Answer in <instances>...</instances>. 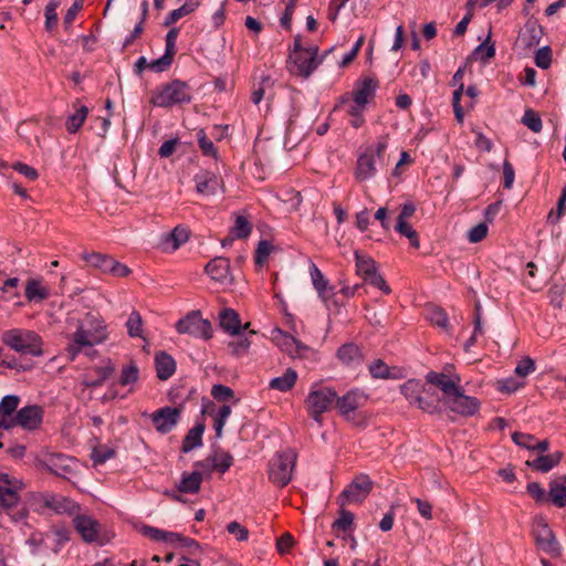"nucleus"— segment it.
<instances>
[{
	"label": "nucleus",
	"instance_id": "f257e3e1",
	"mask_svg": "<svg viewBox=\"0 0 566 566\" xmlns=\"http://www.w3.org/2000/svg\"><path fill=\"white\" fill-rule=\"evenodd\" d=\"M108 337L107 325L99 315L88 313L76 331L69 336L65 348L67 358L73 361L86 348L104 343Z\"/></svg>",
	"mask_w": 566,
	"mask_h": 566
},
{
	"label": "nucleus",
	"instance_id": "f03ea898",
	"mask_svg": "<svg viewBox=\"0 0 566 566\" xmlns=\"http://www.w3.org/2000/svg\"><path fill=\"white\" fill-rule=\"evenodd\" d=\"M2 342L17 353L40 357L43 355V340L33 331L12 328L2 334Z\"/></svg>",
	"mask_w": 566,
	"mask_h": 566
},
{
	"label": "nucleus",
	"instance_id": "7ed1b4c3",
	"mask_svg": "<svg viewBox=\"0 0 566 566\" xmlns=\"http://www.w3.org/2000/svg\"><path fill=\"white\" fill-rule=\"evenodd\" d=\"M190 87L186 82L180 80H174L170 83L157 87L150 98V103L154 106L163 108L187 104L190 103Z\"/></svg>",
	"mask_w": 566,
	"mask_h": 566
},
{
	"label": "nucleus",
	"instance_id": "20e7f679",
	"mask_svg": "<svg viewBox=\"0 0 566 566\" xmlns=\"http://www.w3.org/2000/svg\"><path fill=\"white\" fill-rule=\"evenodd\" d=\"M296 458V452L293 449L276 452L269 461L270 481L280 488L287 485L292 480Z\"/></svg>",
	"mask_w": 566,
	"mask_h": 566
},
{
	"label": "nucleus",
	"instance_id": "39448f33",
	"mask_svg": "<svg viewBox=\"0 0 566 566\" xmlns=\"http://www.w3.org/2000/svg\"><path fill=\"white\" fill-rule=\"evenodd\" d=\"M336 401V391L331 387L314 385L307 397L306 408L308 415L319 424H322V416L328 411Z\"/></svg>",
	"mask_w": 566,
	"mask_h": 566
},
{
	"label": "nucleus",
	"instance_id": "423d86ee",
	"mask_svg": "<svg viewBox=\"0 0 566 566\" xmlns=\"http://www.w3.org/2000/svg\"><path fill=\"white\" fill-rule=\"evenodd\" d=\"M322 63L318 56V46L311 45L300 53L290 54L287 69L291 74L307 78Z\"/></svg>",
	"mask_w": 566,
	"mask_h": 566
},
{
	"label": "nucleus",
	"instance_id": "0eeeda50",
	"mask_svg": "<svg viewBox=\"0 0 566 566\" xmlns=\"http://www.w3.org/2000/svg\"><path fill=\"white\" fill-rule=\"evenodd\" d=\"M176 329L180 334H189L203 339H210L213 333L211 323L202 318L199 311H192L179 319Z\"/></svg>",
	"mask_w": 566,
	"mask_h": 566
},
{
	"label": "nucleus",
	"instance_id": "6e6552de",
	"mask_svg": "<svg viewBox=\"0 0 566 566\" xmlns=\"http://www.w3.org/2000/svg\"><path fill=\"white\" fill-rule=\"evenodd\" d=\"M40 464L52 474L64 479L74 474L77 469V461L63 453H44L40 459Z\"/></svg>",
	"mask_w": 566,
	"mask_h": 566
},
{
	"label": "nucleus",
	"instance_id": "1a4fd4ad",
	"mask_svg": "<svg viewBox=\"0 0 566 566\" xmlns=\"http://www.w3.org/2000/svg\"><path fill=\"white\" fill-rule=\"evenodd\" d=\"M83 259L88 265L98 269L103 273H109L116 277H125L130 270L123 263L114 260L112 256L98 252L83 254Z\"/></svg>",
	"mask_w": 566,
	"mask_h": 566
},
{
	"label": "nucleus",
	"instance_id": "9d476101",
	"mask_svg": "<svg viewBox=\"0 0 566 566\" xmlns=\"http://www.w3.org/2000/svg\"><path fill=\"white\" fill-rule=\"evenodd\" d=\"M373 481L367 474L357 475L340 493V505L346 503H361L370 493Z\"/></svg>",
	"mask_w": 566,
	"mask_h": 566
},
{
	"label": "nucleus",
	"instance_id": "9b49d317",
	"mask_svg": "<svg viewBox=\"0 0 566 566\" xmlns=\"http://www.w3.org/2000/svg\"><path fill=\"white\" fill-rule=\"evenodd\" d=\"M24 488L21 480L7 473L0 474V509H11L20 501V491Z\"/></svg>",
	"mask_w": 566,
	"mask_h": 566
},
{
	"label": "nucleus",
	"instance_id": "f8f14e48",
	"mask_svg": "<svg viewBox=\"0 0 566 566\" xmlns=\"http://www.w3.org/2000/svg\"><path fill=\"white\" fill-rule=\"evenodd\" d=\"M450 411L463 417H471L480 409V402L476 398L463 394L459 388L451 397L443 399Z\"/></svg>",
	"mask_w": 566,
	"mask_h": 566
},
{
	"label": "nucleus",
	"instance_id": "ddd939ff",
	"mask_svg": "<svg viewBox=\"0 0 566 566\" xmlns=\"http://www.w3.org/2000/svg\"><path fill=\"white\" fill-rule=\"evenodd\" d=\"M450 367L446 366L443 373L429 371L426 375L427 382L438 387L443 392V399H448L460 388V376L457 374L448 376L447 374Z\"/></svg>",
	"mask_w": 566,
	"mask_h": 566
},
{
	"label": "nucleus",
	"instance_id": "4468645a",
	"mask_svg": "<svg viewBox=\"0 0 566 566\" xmlns=\"http://www.w3.org/2000/svg\"><path fill=\"white\" fill-rule=\"evenodd\" d=\"M533 533L535 542L542 551L553 555L560 554V548L556 537L543 518L536 521Z\"/></svg>",
	"mask_w": 566,
	"mask_h": 566
},
{
	"label": "nucleus",
	"instance_id": "2eb2a0df",
	"mask_svg": "<svg viewBox=\"0 0 566 566\" xmlns=\"http://www.w3.org/2000/svg\"><path fill=\"white\" fill-rule=\"evenodd\" d=\"M180 409L164 407L151 413L150 418L157 432L161 434L169 433L180 419Z\"/></svg>",
	"mask_w": 566,
	"mask_h": 566
},
{
	"label": "nucleus",
	"instance_id": "dca6fc26",
	"mask_svg": "<svg viewBox=\"0 0 566 566\" xmlns=\"http://www.w3.org/2000/svg\"><path fill=\"white\" fill-rule=\"evenodd\" d=\"M366 395L359 390V389H352L347 391L344 396L338 397L336 395V401L335 407L337 408L338 412L346 418L347 420L350 419V415L358 409L359 407L364 406L366 402Z\"/></svg>",
	"mask_w": 566,
	"mask_h": 566
},
{
	"label": "nucleus",
	"instance_id": "f3484780",
	"mask_svg": "<svg viewBox=\"0 0 566 566\" xmlns=\"http://www.w3.org/2000/svg\"><path fill=\"white\" fill-rule=\"evenodd\" d=\"M74 528L86 543L99 542L101 524L90 515L76 514Z\"/></svg>",
	"mask_w": 566,
	"mask_h": 566
},
{
	"label": "nucleus",
	"instance_id": "a211bd4d",
	"mask_svg": "<svg viewBox=\"0 0 566 566\" xmlns=\"http://www.w3.org/2000/svg\"><path fill=\"white\" fill-rule=\"evenodd\" d=\"M43 505L56 514L73 515L80 511V505L72 499L54 493H44L42 495Z\"/></svg>",
	"mask_w": 566,
	"mask_h": 566
},
{
	"label": "nucleus",
	"instance_id": "6ab92c4d",
	"mask_svg": "<svg viewBox=\"0 0 566 566\" xmlns=\"http://www.w3.org/2000/svg\"><path fill=\"white\" fill-rule=\"evenodd\" d=\"M543 36V28L536 20L530 19L520 30L516 44L524 50L534 48L539 44Z\"/></svg>",
	"mask_w": 566,
	"mask_h": 566
},
{
	"label": "nucleus",
	"instance_id": "aec40b11",
	"mask_svg": "<svg viewBox=\"0 0 566 566\" xmlns=\"http://www.w3.org/2000/svg\"><path fill=\"white\" fill-rule=\"evenodd\" d=\"M43 408L39 405L25 406L17 411L15 421L25 430H35L43 420Z\"/></svg>",
	"mask_w": 566,
	"mask_h": 566
},
{
	"label": "nucleus",
	"instance_id": "412c9836",
	"mask_svg": "<svg viewBox=\"0 0 566 566\" xmlns=\"http://www.w3.org/2000/svg\"><path fill=\"white\" fill-rule=\"evenodd\" d=\"M206 273L221 284H231L233 277L230 273V261L223 256H216L205 268Z\"/></svg>",
	"mask_w": 566,
	"mask_h": 566
},
{
	"label": "nucleus",
	"instance_id": "4be33fe9",
	"mask_svg": "<svg viewBox=\"0 0 566 566\" xmlns=\"http://www.w3.org/2000/svg\"><path fill=\"white\" fill-rule=\"evenodd\" d=\"M378 86V81L373 77H363L357 80L353 91V102L360 105H367L375 96Z\"/></svg>",
	"mask_w": 566,
	"mask_h": 566
},
{
	"label": "nucleus",
	"instance_id": "5701e85b",
	"mask_svg": "<svg viewBox=\"0 0 566 566\" xmlns=\"http://www.w3.org/2000/svg\"><path fill=\"white\" fill-rule=\"evenodd\" d=\"M377 158L371 149H367L358 157L356 167V178L359 180H367L373 178L377 172Z\"/></svg>",
	"mask_w": 566,
	"mask_h": 566
},
{
	"label": "nucleus",
	"instance_id": "b1692460",
	"mask_svg": "<svg viewBox=\"0 0 566 566\" xmlns=\"http://www.w3.org/2000/svg\"><path fill=\"white\" fill-rule=\"evenodd\" d=\"M196 189L201 195H214L220 186L218 176L211 171H201L195 176Z\"/></svg>",
	"mask_w": 566,
	"mask_h": 566
},
{
	"label": "nucleus",
	"instance_id": "393cba45",
	"mask_svg": "<svg viewBox=\"0 0 566 566\" xmlns=\"http://www.w3.org/2000/svg\"><path fill=\"white\" fill-rule=\"evenodd\" d=\"M219 325L230 335H239L242 329L239 314L232 308H223L219 313Z\"/></svg>",
	"mask_w": 566,
	"mask_h": 566
},
{
	"label": "nucleus",
	"instance_id": "a878e982",
	"mask_svg": "<svg viewBox=\"0 0 566 566\" xmlns=\"http://www.w3.org/2000/svg\"><path fill=\"white\" fill-rule=\"evenodd\" d=\"M201 483V471L195 470L190 473L184 472L179 483L177 484V490L180 493L196 494L200 491Z\"/></svg>",
	"mask_w": 566,
	"mask_h": 566
},
{
	"label": "nucleus",
	"instance_id": "bb28decb",
	"mask_svg": "<svg viewBox=\"0 0 566 566\" xmlns=\"http://www.w3.org/2000/svg\"><path fill=\"white\" fill-rule=\"evenodd\" d=\"M310 274L318 296L326 302L333 295V287L329 286L328 280L325 279L321 270L314 263L310 266Z\"/></svg>",
	"mask_w": 566,
	"mask_h": 566
},
{
	"label": "nucleus",
	"instance_id": "cd10ccee",
	"mask_svg": "<svg viewBox=\"0 0 566 566\" xmlns=\"http://www.w3.org/2000/svg\"><path fill=\"white\" fill-rule=\"evenodd\" d=\"M155 366L157 371V377L160 380L169 379L176 371V361L175 359L166 354L165 352H160L155 356Z\"/></svg>",
	"mask_w": 566,
	"mask_h": 566
},
{
	"label": "nucleus",
	"instance_id": "c85d7f7f",
	"mask_svg": "<svg viewBox=\"0 0 566 566\" xmlns=\"http://www.w3.org/2000/svg\"><path fill=\"white\" fill-rule=\"evenodd\" d=\"M205 423L199 422L188 431L181 446V451L184 453H188L192 451L195 448L200 447L202 444V434L205 432Z\"/></svg>",
	"mask_w": 566,
	"mask_h": 566
},
{
	"label": "nucleus",
	"instance_id": "c756f323",
	"mask_svg": "<svg viewBox=\"0 0 566 566\" xmlns=\"http://www.w3.org/2000/svg\"><path fill=\"white\" fill-rule=\"evenodd\" d=\"M563 457L562 452H555L546 455H539L533 461H527L526 464L536 471L546 473L556 467Z\"/></svg>",
	"mask_w": 566,
	"mask_h": 566
},
{
	"label": "nucleus",
	"instance_id": "7c9ffc66",
	"mask_svg": "<svg viewBox=\"0 0 566 566\" xmlns=\"http://www.w3.org/2000/svg\"><path fill=\"white\" fill-rule=\"evenodd\" d=\"M297 374L294 369L287 368L282 376L275 377L270 381V388L279 391L290 390L296 382Z\"/></svg>",
	"mask_w": 566,
	"mask_h": 566
},
{
	"label": "nucleus",
	"instance_id": "2f4dec72",
	"mask_svg": "<svg viewBox=\"0 0 566 566\" xmlns=\"http://www.w3.org/2000/svg\"><path fill=\"white\" fill-rule=\"evenodd\" d=\"M75 111L73 114H70L65 122L66 130L70 134L76 133L83 123L85 122L87 115H88V108L84 105L75 106Z\"/></svg>",
	"mask_w": 566,
	"mask_h": 566
},
{
	"label": "nucleus",
	"instance_id": "473e14b6",
	"mask_svg": "<svg viewBox=\"0 0 566 566\" xmlns=\"http://www.w3.org/2000/svg\"><path fill=\"white\" fill-rule=\"evenodd\" d=\"M337 357L347 365H357L361 360L360 349L352 343L340 346Z\"/></svg>",
	"mask_w": 566,
	"mask_h": 566
},
{
	"label": "nucleus",
	"instance_id": "72a5a7b5",
	"mask_svg": "<svg viewBox=\"0 0 566 566\" xmlns=\"http://www.w3.org/2000/svg\"><path fill=\"white\" fill-rule=\"evenodd\" d=\"M199 4H200V1H198V0H196V1L192 0V1H188V2L184 3L180 8L172 10L165 18L164 25L168 27V25L177 22L182 17L190 14L199 7Z\"/></svg>",
	"mask_w": 566,
	"mask_h": 566
},
{
	"label": "nucleus",
	"instance_id": "f704fd0d",
	"mask_svg": "<svg viewBox=\"0 0 566 566\" xmlns=\"http://www.w3.org/2000/svg\"><path fill=\"white\" fill-rule=\"evenodd\" d=\"M163 543L169 544L172 547H192L197 546V542L190 537L184 536L180 533L164 531Z\"/></svg>",
	"mask_w": 566,
	"mask_h": 566
},
{
	"label": "nucleus",
	"instance_id": "c9c22d12",
	"mask_svg": "<svg viewBox=\"0 0 566 566\" xmlns=\"http://www.w3.org/2000/svg\"><path fill=\"white\" fill-rule=\"evenodd\" d=\"M400 391L409 403L416 405L422 397V385L416 379H410L400 387Z\"/></svg>",
	"mask_w": 566,
	"mask_h": 566
},
{
	"label": "nucleus",
	"instance_id": "e433bc0d",
	"mask_svg": "<svg viewBox=\"0 0 566 566\" xmlns=\"http://www.w3.org/2000/svg\"><path fill=\"white\" fill-rule=\"evenodd\" d=\"M355 259L357 274L363 279L377 271L376 263L371 258L359 254L358 251H355Z\"/></svg>",
	"mask_w": 566,
	"mask_h": 566
},
{
	"label": "nucleus",
	"instance_id": "4c0bfd02",
	"mask_svg": "<svg viewBox=\"0 0 566 566\" xmlns=\"http://www.w3.org/2000/svg\"><path fill=\"white\" fill-rule=\"evenodd\" d=\"M233 464V457L229 452H216L211 455V469L220 473L227 472Z\"/></svg>",
	"mask_w": 566,
	"mask_h": 566
},
{
	"label": "nucleus",
	"instance_id": "58836bf2",
	"mask_svg": "<svg viewBox=\"0 0 566 566\" xmlns=\"http://www.w3.org/2000/svg\"><path fill=\"white\" fill-rule=\"evenodd\" d=\"M548 496L557 507L566 506V486L564 484L553 481L549 484Z\"/></svg>",
	"mask_w": 566,
	"mask_h": 566
},
{
	"label": "nucleus",
	"instance_id": "ea45409f",
	"mask_svg": "<svg viewBox=\"0 0 566 566\" xmlns=\"http://www.w3.org/2000/svg\"><path fill=\"white\" fill-rule=\"evenodd\" d=\"M427 318L431 324L448 331L449 317L448 314L440 307H430L427 311Z\"/></svg>",
	"mask_w": 566,
	"mask_h": 566
},
{
	"label": "nucleus",
	"instance_id": "a19ab883",
	"mask_svg": "<svg viewBox=\"0 0 566 566\" xmlns=\"http://www.w3.org/2000/svg\"><path fill=\"white\" fill-rule=\"evenodd\" d=\"M125 325L130 337H143V319L137 311L129 314Z\"/></svg>",
	"mask_w": 566,
	"mask_h": 566
},
{
	"label": "nucleus",
	"instance_id": "79ce46f5",
	"mask_svg": "<svg viewBox=\"0 0 566 566\" xmlns=\"http://www.w3.org/2000/svg\"><path fill=\"white\" fill-rule=\"evenodd\" d=\"M252 227L249 220L243 216H238L231 228V234L237 239H245L250 235Z\"/></svg>",
	"mask_w": 566,
	"mask_h": 566
},
{
	"label": "nucleus",
	"instance_id": "37998d69",
	"mask_svg": "<svg viewBox=\"0 0 566 566\" xmlns=\"http://www.w3.org/2000/svg\"><path fill=\"white\" fill-rule=\"evenodd\" d=\"M24 293L29 301H42L49 296V291L36 281H30L25 286Z\"/></svg>",
	"mask_w": 566,
	"mask_h": 566
},
{
	"label": "nucleus",
	"instance_id": "c03bdc74",
	"mask_svg": "<svg viewBox=\"0 0 566 566\" xmlns=\"http://www.w3.org/2000/svg\"><path fill=\"white\" fill-rule=\"evenodd\" d=\"M395 230L401 235L408 238L411 247L416 249L420 247L417 231L407 221L397 222Z\"/></svg>",
	"mask_w": 566,
	"mask_h": 566
},
{
	"label": "nucleus",
	"instance_id": "a18cd8bd",
	"mask_svg": "<svg viewBox=\"0 0 566 566\" xmlns=\"http://www.w3.org/2000/svg\"><path fill=\"white\" fill-rule=\"evenodd\" d=\"M522 123L533 133H539L543 128V123L539 115L531 108L524 112Z\"/></svg>",
	"mask_w": 566,
	"mask_h": 566
},
{
	"label": "nucleus",
	"instance_id": "49530a36",
	"mask_svg": "<svg viewBox=\"0 0 566 566\" xmlns=\"http://www.w3.org/2000/svg\"><path fill=\"white\" fill-rule=\"evenodd\" d=\"M354 523V514L349 511L342 510L339 517L333 523L332 528L334 531L347 532L352 528Z\"/></svg>",
	"mask_w": 566,
	"mask_h": 566
},
{
	"label": "nucleus",
	"instance_id": "de8ad7c7",
	"mask_svg": "<svg viewBox=\"0 0 566 566\" xmlns=\"http://www.w3.org/2000/svg\"><path fill=\"white\" fill-rule=\"evenodd\" d=\"M174 56H175L174 54L165 51L163 56L151 61L148 64V69L151 70L153 72H156V73L165 72L172 64Z\"/></svg>",
	"mask_w": 566,
	"mask_h": 566
},
{
	"label": "nucleus",
	"instance_id": "09e8293b",
	"mask_svg": "<svg viewBox=\"0 0 566 566\" xmlns=\"http://www.w3.org/2000/svg\"><path fill=\"white\" fill-rule=\"evenodd\" d=\"M60 6L59 0H50L45 7V29L51 31L57 23L56 9Z\"/></svg>",
	"mask_w": 566,
	"mask_h": 566
},
{
	"label": "nucleus",
	"instance_id": "8fccbe9b",
	"mask_svg": "<svg viewBox=\"0 0 566 566\" xmlns=\"http://www.w3.org/2000/svg\"><path fill=\"white\" fill-rule=\"evenodd\" d=\"M115 455V451L106 446H99L92 451V460L95 465H102Z\"/></svg>",
	"mask_w": 566,
	"mask_h": 566
},
{
	"label": "nucleus",
	"instance_id": "3c124183",
	"mask_svg": "<svg viewBox=\"0 0 566 566\" xmlns=\"http://www.w3.org/2000/svg\"><path fill=\"white\" fill-rule=\"evenodd\" d=\"M197 139H198L199 147H200L201 151L203 153V155L212 156L214 158L217 157V148L214 147L212 140H210L207 137L203 129H199L197 132Z\"/></svg>",
	"mask_w": 566,
	"mask_h": 566
},
{
	"label": "nucleus",
	"instance_id": "603ef678",
	"mask_svg": "<svg viewBox=\"0 0 566 566\" xmlns=\"http://www.w3.org/2000/svg\"><path fill=\"white\" fill-rule=\"evenodd\" d=\"M566 212V186L562 189L560 197L557 202V209L551 211L547 216V222L555 224L559 221L560 217Z\"/></svg>",
	"mask_w": 566,
	"mask_h": 566
},
{
	"label": "nucleus",
	"instance_id": "864d4df0",
	"mask_svg": "<svg viewBox=\"0 0 566 566\" xmlns=\"http://www.w3.org/2000/svg\"><path fill=\"white\" fill-rule=\"evenodd\" d=\"M138 375H139L138 367L134 363H132L123 368L122 375L119 378V384L123 386L134 384L138 380Z\"/></svg>",
	"mask_w": 566,
	"mask_h": 566
},
{
	"label": "nucleus",
	"instance_id": "5fc2aeb1",
	"mask_svg": "<svg viewBox=\"0 0 566 566\" xmlns=\"http://www.w3.org/2000/svg\"><path fill=\"white\" fill-rule=\"evenodd\" d=\"M189 238L188 229L184 227H176L168 235L167 241L172 242V249H178Z\"/></svg>",
	"mask_w": 566,
	"mask_h": 566
},
{
	"label": "nucleus",
	"instance_id": "6e6d98bb",
	"mask_svg": "<svg viewBox=\"0 0 566 566\" xmlns=\"http://www.w3.org/2000/svg\"><path fill=\"white\" fill-rule=\"evenodd\" d=\"M20 403V397L17 395H7L2 397L0 402V413L7 416L13 415Z\"/></svg>",
	"mask_w": 566,
	"mask_h": 566
},
{
	"label": "nucleus",
	"instance_id": "4d7b16f0",
	"mask_svg": "<svg viewBox=\"0 0 566 566\" xmlns=\"http://www.w3.org/2000/svg\"><path fill=\"white\" fill-rule=\"evenodd\" d=\"M211 396L218 401H228L234 397V391L224 385H213L211 388Z\"/></svg>",
	"mask_w": 566,
	"mask_h": 566
},
{
	"label": "nucleus",
	"instance_id": "13d9d810",
	"mask_svg": "<svg viewBox=\"0 0 566 566\" xmlns=\"http://www.w3.org/2000/svg\"><path fill=\"white\" fill-rule=\"evenodd\" d=\"M552 62V52L549 46H543L536 51L535 64L545 70L548 69Z\"/></svg>",
	"mask_w": 566,
	"mask_h": 566
},
{
	"label": "nucleus",
	"instance_id": "bf43d9fd",
	"mask_svg": "<svg viewBox=\"0 0 566 566\" xmlns=\"http://www.w3.org/2000/svg\"><path fill=\"white\" fill-rule=\"evenodd\" d=\"M250 345V340L248 339V337L244 336L240 337L237 340L230 342L228 344V347L234 356L239 357L248 352Z\"/></svg>",
	"mask_w": 566,
	"mask_h": 566
},
{
	"label": "nucleus",
	"instance_id": "052dcab7",
	"mask_svg": "<svg viewBox=\"0 0 566 566\" xmlns=\"http://www.w3.org/2000/svg\"><path fill=\"white\" fill-rule=\"evenodd\" d=\"M534 370H535V363H534V360L532 358H530V357H524L516 365V367L514 369V373L518 377H526L531 373H533Z\"/></svg>",
	"mask_w": 566,
	"mask_h": 566
},
{
	"label": "nucleus",
	"instance_id": "680f3d73",
	"mask_svg": "<svg viewBox=\"0 0 566 566\" xmlns=\"http://www.w3.org/2000/svg\"><path fill=\"white\" fill-rule=\"evenodd\" d=\"M488 234V226L485 223H479L471 228L468 232V240L471 243H478L482 241Z\"/></svg>",
	"mask_w": 566,
	"mask_h": 566
},
{
	"label": "nucleus",
	"instance_id": "e2e57ef3",
	"mask_svg": "<svg viewBox=\"0 0 566 566\" xmlns=\"http://www.w3.org/2000/svg\"><path fill=\"white\" fill-rule=\"evenodd\" d=\"M369 373L374 378H388L389 377V368L387 364H385L381 359L375 360L369 366Z\"/></svg>",
	"mask_w": 566,
	"mask_h": 566
},
{
	"label": "nucleus",
	"instance_id": "0e129e2a",
	"mask_svg": "<svg viewBox=\"0 0 566 566\" xmlns=\"http://www.w3.org/2000/svg\"><path fill=\"white\" fill-rule=\"evenodd\" d=\"M473 53L482 61L486 62L495 55V46L494 44H488L486 40L485 42L479 44Z\"/></svg>",
	"mask_w": 566,
	"mask_h": 566
},
{
	"label": "nucleus",
	"instance_id": "69168bd1",
	"mask_svg": "<svg viewBox=\"0 0 566 566\" xmlns=\"http://www.w3.org/2000/svg\"><path fill=\"white\" fill-rule=\"evenodd\" d=\"M272 251V244L266 240H261L255 251V263L262 264L265 262Z\"/></svg>",
	"mask_w": 566,
	"mask_h": 566
},
{
	"label": "nucleus",
	"instance_id": "338daca9",
	"mask_svg": "<svg viewBox=\"0 0 566 566\" xmlns=\"http://www.w3.org/2000/svg\"><path fill=\"white\" fill-rule=\"evenodd\" d=\"M512 440L520 447L525 448L527 450H533V444L535 441V437L528 433L523 432H513Z\"/></svg>",
	"mask_w": 566,
	"mask_h": 566
},
{
	"label": "nucleus",
	"instance_id": "774afa93",
	"mask_svg": "<svg viewBox=\"0 0 566 566\" xmlns=\"http://www.w3.org/2000/svg\"><path fill=\"white\" fill-rule=\"evenodd\" d=\"M227 531L234 535L238 541H247L249 537V531L238 522H230L227 525Z\"/></svg>",
	"mask_w": 566,
	"mask_h": 566
}]
</instances>
